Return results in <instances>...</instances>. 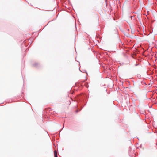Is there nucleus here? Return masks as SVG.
<instances>
[{"mask_svg": "<svg viewBox=\"0 0 157 157\" xmlns=\"http://www.w3.org/2000/svg\"><path fill=\"white\" fill-rule=\"evenodd\" d=\"M87 85H88V84H86V86L87 87H88V86H87Z\"/></svg>", "mask_w": 157, "mask_h": 157, "instance_id": "2", "label": "nucleus"}, {"mask_svg": "<svg viewBox=\"0 0 157 157\" xmlns=\"http://www.w3.org/2000/svg\"><path fill=\"white\" fill-rule=\"evenodd\" d=\"M54 155L55 157H57V151L56 150H55L54 151Z\"/></svg>", "mask_w": 157, "mask_h": 157, "instance_id": "1", "label": "nucleus"}]
</instances>
